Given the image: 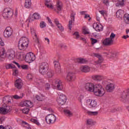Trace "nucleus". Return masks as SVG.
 Here are the masks:
<instances>
[{"label":"nucleus","instance_id":"obj_43","mask_svg":"<svg viewBox=\"0 0 129 129\" xmlns=\"http://www.w3.org/2000/svg\"><path fill=\"white\" fill-rule=\"evenodd\" d=\"M33 40L36 44H40V40H39V38H38V36H37V34H35Z\"/></svg>","mask_w":129,"mask_h":129},{"label":"nucleus","instance_id":"obj_34","mask_svg":"<svg viewBox=\"0 0 129 129\" xmlns=\"http://www.w3.org/2000/svg\"><path fill=\"white\" fill-rule=\"evenodd\" d=\"M45 5L46 6L47 8H48L49 9H53V7L52 4L50 3V0H45Z\"/></svg>","mask_w":129,"mask_h":129},{"label":"nucleus","instance_id":"obj_52","mask_svg":"<svg viewBox=\"0 0 129 129\" xmlns=\"http://www.w3.org/2000/svg\"><path fill=\"white\" fill-rule=\"evenodd\" d=\"M114 38H115V34H114V33H113V32H112L111 33L109 38L111 40H113V39H114Z\"/></svg>","mask_w":129,"mask_h":129},{"label":"nucleus","instance_id":"obj_56","mask_svg":"<svg viewBox=\"0 0 129 129\" xmlns=\"http://www.w3.org/2000/svg\"><path fill=\"white\" fill-rule=\"evenodd\" d=\"M83 32L85 35L89 34V32L87 31V29H86V28H83Z\"/></svg>","mask_w":129,"mask_h":129},{"label":"nucleus","instance_id":"obj_31","mask_svg":"<svg viewBox=\"0 0 129 129\" xmlns=\"http://www.w3.org/2000/svg\"><path fill=\"white\" fill-rule=\"evenodd\" d=\"M0 53H1L0 61H4V60H5V57H3V56H4L5 54H6V50L4 48H3L1 49Z\"/></svg>","mask_w":129,"mask_h":129},{"label":"nucleus","instance_id":"obj_19","mask_svg":"<svg viewBox=\"0 0 129 129\" xmlns=\"http://www.w3.org/2000/svg\"><path fill=\"white\" fill-rule=\"evenodd\" d=\"M93 27L97 32H100V31H102L103 30V26L101 25H99L97 23H94Z\"/></svg>","mask_w":129,"mask_h":129},{"label":"nucleus","instance_id":"obj_29","mask_svg":"<svg viewBox=\"0 0 129 129\" xmlns=\"http://www.w3.org/2000/svg\"><path fill=\"white\" fill-rule=\"evenodd\" d=\"M104 54H106L108 57H110V58H114V57H116V54L113 53L112 51L110 50L109 52H104Z\"/></svg>","mask_w":129,"mask_h":129},{"label":"nucleus","instance_id":"obj_5","mask_svg":"<svg viewBox=\"0 0 129 129\" xmlns=\"http://www.w3.org/2000/svg\"><path fill=\"white\" fill-rule=\"evenodd\" d=\"M45 121L48 124L54 123L56 121V116L53 114H48L45 117Z\"/></svg>","mask_w":129,"mask_h":129},{"label":"nucleus","instance_id":"obj_36","mask_svg":"<svg viewBox=\"0 0 129 129\" xmlns=\"http://www.w3.org/2000/svg\"><path fill=\"white\" fill-rule=\"evenodd\" d=\"M4 108H5V110L7 114L12 111V107L11 106L6 105V106H4Z\"/></svg>","mask_w":129,"mask_h":129},{"label":"nucleus","instance_id":"obj_55","mask_svg":"<svg viewBox=\"0 0 129 129\" xmlns=\"http://www.w3.org/2000/svg\"><path fill=\"white\" fill-rule=\"evenodd\" d=\"M45 90H49L50 89V84L46 83L45 85Z\"/></svg>","mask_w":129,"mask_h":129},{"label":"nucleus","instance_id":"obj_59","mask_svg":"<svg viewBox=\"0 0 129 129\" xmlns=\"http://www.w3.org/2000/svg\"><path fill=\"white\" fill-rule=\"evenodd\" d=\"M36 82L38 84H40V83H42V82H43V80L40 79H36Z\"/></svg>","mask_w":129,"mask_h":129},{"label":"nucleus","instance_id":"obj_7","mask_svg":"<svg viewBox=\"0 0 129 129\" xmlns=\"http://www.w3.org/2000/svg\"><path fill=\"white\" fill-rule=\"evenodd\" d=\"M76 14L75 12L72 11L71 13V20L69 21V24H68V28L69 29V31L70 33H71L72 29V23H74L75 21V16Z\"/></svg>","mask_w":129,"mask_h":129},{"label":"nucleus","instance_id":"obj_24","mask_svg":"<svg viewBox=\"0 0 129 129\" xmlns=\"http://www.w3.org/2000/svg\"><path fill=\"white\" fill-rule=\"evenodd\" d=\"M54 23L55 25H56L57 28L59 29L60 32H63L64 31V28L63 27V26H62V25H61V24L59 23V21H58V20L55 19L54 21Z\"/></svg>","mask_w":129,"mask_h":129},{"label":"nucleus","instance_id":"obj_28","mask_svg":"<svg viewBox=\"0 0 129 129\" xmlns=\"http://www.w3.org/2000/svg\"><path fill=\"white\" fill-rule=\"evenodd\" d=\"M93 79L94 80H96V81H101V80H103V79H104V77L103 76L96 75L93 77Z\"/></svg>","mask_w":129,"mask_h":129},{"label":"nucleus","instance_id":"obj_27","mask_svg":"<svg viewBox=\"0 0 129 129\" xmlns=\"http://www.w3.org/2000/svg\"><path fill=\"white\" fill-rule=\"evenodd\" d=\"M88 102H90L89 106L90 107H95L97 105V102L94 100L89 99L87 100Z\"/></svg>","mask_w":129,"mask_h":129},{"label":"nucleus","instance_id":"obj_23","mask_svg":"<svg viewBox=\"0 0 129 129\" xmlns=\"http://www.w3.org/2000/svg\"><path fill=\"white\" fill-rule=\"evenodd\" d=\"M13 99L12 97H10L9 96H6L3 98V101L4 103H6L8 104H10L11 103V100Z\"/></svg>","mask_w":129,"mask_h":129},{"label":"nucleus","instance_id":"obj_2","mask_svg":"<svg viewBox=\"0 0 129 129\" xmlns=\"http://www.w3.org/2000/svg\"><path fill=\"white\" fill-rule=\"evenodd\" d=\"M93 92H94L96 96H103V95H104V93H105L104 88H102L100 84L94 85Z\"/></svg>","mask_w":129,"mask_h":129},{"label":"nucleus","instance_id":"obj_64","mask_svg":"<svg viewBox=\"0 0 129 129\" xmlns=\"http://www.w3.org/2000/svg\"><path fill=\"white\" fill-rule=\"evenodd\" d=\"M122 38L123 39H125V40H126V39H127V38H129V36L128 35H124L122 37Z\"/></svg>","mask_w":129,"mask_h":129},{"label":"nucleus","instance_id":"obj_57","mask_svg":"<svg viewBox=\"0 0 129 129\" xmlns=\"http://www.w3.org/2000/svg\"><path fill=\"white\" fill-rule=\"evenodd\" d=\"M60 49H64V50H66V49H67V46H66L64 44H60Z\"/></svg>","mask_w":129,"mask_h":129},{"label":"nucleus","instance_id":"obj_39","mask_svg":"<svg viewBox=\"0 0 129 129\" xmlns=\"http://www.w3.org/2000/svg\"><path fill=\"white\" fill-rule=\"evenodd\" d=\"M63 111L65 114H68L69 116H72L73 115V113L69 109H64Z\"/></svg>","mask_w":129,"mask_h":129},{"label":"nucleus","instance_id":"obj_41","mask_svg":"<svg viewBox=\"0 0 129 129\" xmlns=\"http://www.w3.org/2000/svg\"><path fill=\"white\" fill-rule=\"evenodd\" d=\"M47 76L49 78H51V77H53V76H54V71H53L52 70L48 71L47 73Z\"/></svg>","mask_w":129,"mask_h":129},{"label":"nucleus","instance_id":"obj_10","mask_svg":"<svg viewBox=\"0 0 129 129\" xmlns=\"http://www.w3.org/2000/svg\"><path fill=\"white\" fill-rule=\"evenodd\" d=\"M5 38H10L13 35V29L10 27H7L4 32Z\"/></svg>","mask_w":129,"mask_h":129},{"label":"nucleus","instance_id":"obj_21","mask_svg":"<svg viewBox=\"0 0 129 129\" xmlns=\"http://www.w3.org/2000/svg\"><path fill=\"white\" fill-rule=\"evenodd\" d=\"M55 86L57 88L58 90H62L63 89V85L60 80H57L55 82Z\"/></svg>","mask_w":129,"mask_h":129},{"label":"nucleus","instance_id":"obj_11","mask_svg":"<svg viewBox=\"0 0 129 129\" xmlns=\"http://www.w3.org/2000/svg\"><path fill=\"white\" fill-rule=\"evenodd\" d=\"M41 18L40 14L35 13L32 16H30L28 19L29 23H32L34 20H39Z\"/></svg>","mask_w":129,"mask_h":129},{"label":"nucleus","instance_id":"obj_54","mask_svg":"<svg viewBox=\"0 0 129 129\" xmlns=\"http://www.w3.org/2000/svg\"><path fill=\"white\" fill-rule=\"evenodd\" d=\"M91 41L92 45H94L95 43H97V40L95 39H93V38H91Z\"/></svg>","mask_w":129,"mask_h":129},{"label":"nucleus","instance_id":"obj_48","mask_svg":"<svg viewBox=\"0 0 129 129\" xmlns=\"http://www.w3.org/2000/svg\"><path fill=\"white\" fill-rule=\"evenodd\" d=\"M30 109H29V108H23L22 109V112L23 113H25V114H28V113H29V111Z\"/></svg>","mask_w":129,"mask_h":129},{"label":"nucleus","instance_id":"obj_33","mask_svg":"<svg viewBox=\"0 0 129 129\" xmlns=\"http://www.w3.org/2000/svg\"><path fill=\"white\" fill-rule=\"evenodd\" d=\"M77 63H80V64H84L87 62L84 58H78L76 59Z\"/></svg>","mask_w":129,"mask_h":129},{"label":"nucleus","instance_id":"obj_45","mask_svg":"<svg viewBox=\"0 0 129 129\" xmlns=\"http://www.w3.org/2000/svg\"><path fill=\"white\" fill-rule=\"evenodd\" d=\"M88 114L89 115H97L98 114V112L97 111H95V112H91V111H89L87 112Z\"/></svg>","mask_w":129,"mask_h":129},{"label":"nucleus","instance_id":"obj_58","mask_svg":"<svg viewBox=\"0 0 129 129\" xmlns=\"http://www.w3.org/2000/svg\"><path fill=\"white\" fill-rule=\"evenodd\" d=\"M20 68H22V69H24V70L28 69V66L23 64L20 66Z\"/></svg>","mask_w":129,"mask_h":129},{"label":"nucleus","instance_id":"obj_47","mask_svg":"<svg viewBox=\"0 0 129 129\" xmlns=\"http://www.w3.org/2000/svg\"><path fill=\"white\" fill-rule=\"evenodd\" d=\"M40 28H41V29H43V28H46V23H45V22H41L40 24Z\"/></svg>","mask_w":129,"mask_h":129},{"label":"nucleus","instance_id":"obj_42","mask_svg":"<svg viewBox=\"0 0 129 129\" xmlns=\"http://www.w3.org/2000/svg\"><path fill=\"white\" fill-rule=\"evenodd\" d=\"M116 111H119V109L118 108H113L110 109L109 112L110 113H114V112H116Z\"/></svg>","mask_w":129,"mask_h":129},{"label":"nucleus","instance_id":"obj_51","mask_svg":"<svg viewBox=\"0 0 129 129\" xmlns=\"http://www.w3.org/2000/svg\"><path fill=\"white\" fill-rule=\"evenodd\" d=\"M103 3L107 7L109 6V1L108 0H103Z\"/></svg>","mask_w":129,"mask_h":129},{"label":"nucleus","instance_id":"obj_60","mask_svg":"<svg viewBox=\"0 0 129 129\" xmlns=\"http://www.w3.org/2000/svg\"><path fill=\"white\" fill-rule=\"evenodd\" d=\"M0 45L1 46H5V43H4V41H3V40H2V38L0 37Z\"/></svg>","mask_w":129,"mask_h":129},{"label":"nucleus","instance_id":"obj_16","mask_svg":"<svg viewBox=\"0 0 129 129\" xmlns=\"http://www.w3.org/2000/svg\"><path fill=\"white\" fill-rule=\"evenodd\" d=\"M114 88H115L114 84L111 83L107 85L106 86V90L108 92H112L114 90Z\"/></svg>","mask_w":129,"mask_h":129},{"label":"nucleus","instance_id":"obj_12","mask_svg":"<svg viewBox=\"0 0 129 129\" xmlns=\"http://www.w3.org/2000/svg\"><path fill=\"white\" fill-rule=\"evenodd\" d=\"M94 85L91 83H87L85 84V89L87 91H89L90 92H93V88Z\"/></svg>","mask_w":129,"mask_h":129},{"label":"nucleus","instance_id":"obj_17","mask_svg":"<svg viewBox=\"0 0 129 129\" xmlns=\"http://www.w3.org/2000/svg\"><path fill=\"white\" fill-rule=\"evenodd\" d=\"M121 98L122 101H124V100H128L129 99V91H128L127 93L124 92L123 91L122 93Z\"/></svg>","mask_w":129,"mask_h":129},{"label":"nucleus","instance_id":"obj_3","mask_svg":"<svg viewBox=\"0 0 129 129\" xmlns=\"http://www.w3.org/2000/svg\"><path fill=\"white\" fill-rule=\"evenodd\" d=\"M49 70V64L46 62L41 63L39 66V72L42 75H45Z\"/></svg>","mask_w":129,"mask_h":129},{"label":"nucleus","instance_id":"obj_50","mask_svg":"<svg viewBox=\"0 0 129 129\" xmlns=\"http://www.w3.org/2000/svg\"><path fill=\"white\" fill-rule=\"evenodd\" d=\"M13 98H14V99H21V98H23V95L21 96H18V95H15L13 96Z\"/></svg>","mask_w":129,"mask_h":129},{"label":"nucleus","instance_id":"obj_14","mask_svg":"<svg viewBox=\"0 0 129 129\" xmlns=\"http://www.w3.org/2000/svg\"><path fill=\"white\" fill-rule=\"evenodd\" d=\"M104 46H111L113 45V40H111L109 37L106 38L103 41Z\"/></svg>","mask_w":129,"mask_h":129},{"label":"nucleus","instance_id":"obj_46","mask_svg":"<svg viewBox=\"0 0 129 129\" xmlns=\"http://www.w3.org/2000/svg\"><path fill=\"white\" fill-rule=\"evenodd\" d=\"M86 123L88 125H91V124H93V121L92 120V119H88L87 120Z\"/></svg>","mask_w":129,"mask_h":129},{"label":"nucleus","instance_id":"obj_9","mask_svg":"<svg viewBox=\"0 0 129 129\" xmlns=\"http://www.w3.org/2000/svg\"><path fill=\"white\" fill-rule=\"evenodd\" d=\"M67 99V98L65 95H60L57 100V103H58L59 105H64L66 102Z\"/></svg>","mask_w":129,"mask_h":129},{"label":"nucleus","instance_id":"obj_35","mask_svg":"<svg viewBox=\"0 0 129 129\" xmlns=\"http://www.w3.org/2000/svg\"><path fill=\"white\" fill-rule=\"evenodd\" d=\"M123 20L125 24H129V15L126 14L124 15Z\"/></svg>","mask_w":129,"mask_h":129},{"label":"nucleus","instance_id":"obj_1","mask_svg":"<svg viewBox=\"0 0 129 129\" xmlns=\"http://www.w3.org/2000/svg\"><path fill=\"white\" fill-rule=\"evenodd\" d=\"M29 46V39L26 37H21L18 42L19 50H25Z\"/></svg>","mask_w":129,"mask_h":129},{"label":"nucleus","instance_id":"obj_20","mask_svg":"<svg viewBox=\"0 0 129 129\" xmlns=\"http://www.w3.org/2000/svg\"><path fill=\"white\" fill-rule=\"evenodd\" d=\"M56 9L57 12L56 13L57 14H59V12H61L62 10V8L63 7V5H62V2H61L60 1H57L56 2Z\"/></svg>","mask_w":129,"mask_h":129},{"label":"nucleus","instance_id":"obj_13","mask_svg":"<svg viewBox=\"0 0 129 129\" xmlns=\"http://www.w3.org/2000/svg\"><path fill=\"white\" fill-rule=\"evenodd\" d=\"M75 79V74L72 72H69L67 76V80L69 82L74 81Z\"/></svg>","mask_w":129,"mask_h":129},{"label":"nucleus","instance_id":"obj_8","mask_svg":"<svg viewBox=\"0 0 129 129\" xmlns=\"http://www.w3.org/2000/svg\"><path fill=\"white\" fill-rule=\"evenodd\" d=\"M93 56L98 58V60L94 61V63L97 65H100L103 62V57L102 55H100L99 53H93Z\"/></svg>","mask_w":129,"mask_h":129},{"label":"nucleus","instance_id":"obj_37","mask_svg":"<svg viewBox=\"0 0 129 129\" xmlns=\"http://www.w3.org/2000/svg\"><path fill=\"white\" fill-rule=\"evenodd\" d=\"M118 2L116 4V7H122L124 5V0H118Z\"/></svg>","mask_w":129,"mask_h":129},{"label":"nucleus","instance_id":"obj_22","mask_svg":"<svg viewBox=\"0 0 129 129\" xmlns=\"http://www.w3.org/2000/svg\"><path fill=\"white\" fill-rule=\"evenodd\" d=\"M22 105L23 106H26V107L31 108L33 106V102L29 100L24 101L23 102Z\"/></svg>","mask_w":129,"mask_h":129},{"label":"nucleus","instance_id":"obj_4","mask_svg":"<svg viewBox=\"0 0 129 129\" xmlns=\"http://www.w3.org/2000/svg\"><path fill=\"white\" fill-rule=\"evenodd\" d=\"M14 15L13 9L10 8H7L4 10L3 16L4 18H12Z\"/></svg>","mask_w":129,"mask_h":129},{"label":"nucleus","instance_id":"obj_32","mask_svg":"<svg viewBox=\"0 0 129 129\" xmlns=\"http://www.w3.org/2000/svg\"><path fill=\"white\" fill-rule=\"evenodd\" d=\"M123 15V11L121 10H119L116 13V16L117 18H121Z\"/></svg>","mask_w":129,"mask_h":129},{"label":"nucleus","instance_id":"obj_6","mask_svg":"<svg viewBox=\"0 0 129 129\" xmlns=\"http://www.w3.org/2000/svg\"><path fill=\"white\" fill-rule=\"evenodd\" d=\"M36 59V55L32 52L27 53L25 56V61L27 63H32Z\"/></svg>","mask_w":129,"mask_h":129},{"label":"nucleus","instance_id":"obj_30","mask_svg":"<svg viewBox=\"0 0 129 129\" xmlns=\"http://www.w3.org/2000/svg\"><path fill=\"white\" fill-rule=\"evenodd\" d=\"M32 6V2H31V0H25L24 7L26 8V9H30Z\"/></svg>","mask_w":129,"mask_h":129},{"label":"nucleus","instance_id":"obj_61","mask_svg":"<svg viewBox=\"0 0 129 129\" xmlns=\"http://www.w3.org/2000/svg\"><path fill=\"white\" fill-rule=\"evenodd\" d=\"M13 63L14 64H16V65H17V67H18V68H21V66L20 65V64H19V63L17 62L16 61H13Z\"/></svg>","mask_w":129,"mask_h":129},{"label":"nucleus","instance_id":"obj_25","mask_svg":"<svg viewBox=\"0 0 129 129\" xmlns=\"http://www.w3.org/2000/svg\"><path fill=\"white\" fill-rule=\"evenodd\" d=\"M80 70L82 72H85V73L89 72V71H90V68L87 66H82L80 68Z\"/></svg>","mask_w":129,"mask_h":129},{"label":"nucleus","instance_id":"obj_63","mask_svg":"<svg viewBox=\"0 0 129 129\" xmlns=\"http://www.w3.org/2000/svg\"><path fill=\"white\" fill-rule=\"evenodd\" d=\"M99 12L101 14V15H102V16H103V17H104V14H105L104 11H99Z\"/></svg>","mask_w":129,"mask_h":129},{"label":"nucleus","instance_id":"obj_49","mask_svg":"<svg viewBox=\"0 0 129 129\" xmlns=\"http://www.w3.org/2000/svg\"><path fill=\"white\" fill-rule=\"evenodd\" d=\"M31 121H32V122H33L34 123H35L36 124H37V125H40V123L38 121V120H37V119H31Z\"/></svg>","mask_w":129,"mask_h":129},{"label":"nucleus","instance_id":"obj_26","mask_svg":"<svg viewBox=\"0 0 129 129\" xmlns=\"http://www.w3.org/2000/svg\"><path fill=\"white\" fill-rule=\"evenodd\" d=\"M16 57V54H15V51L11 50L9 52L8 59L9 60H14Z\"/></svg>","mask_w":129,"mask_h":129},{"label":"nucleus","instance_id":"obj_40","mask_svg":"<svg viewBox=\"0 0 129 129\" xmlns=\"http://www.w3.org/2000/svg\"><path fill=\"white\" fill-rule=\"evenodd\" d=\"M0 113L1 114H8L5 107H2L0 108Z\"/></svg>","mask_w":129,"mask_h":129},{"label":"nucleus","instance_id":"obj_18","mask_svg":"<svg viewBox=\"0 0 129 129\" xmlns=\"http://www.w3.org/2000/svg\"><path fill=\"white\" fill-rule=\"evenodd\" d=\"M54 68L56 73H61V67H60V63L58 61H54Z\"/></svg>","mask_w":129,"mask_h":129},{"label":"nucleus","instance_id":"obj_15","mask_svg":"<svg viewBox=\"0 0 129 129\" xmlns=\"http://www.w3.org/2000/svg\"><path fill=\"white\" fill-rule=\"evenodd\" d=\"M15 87L17 88V89H21L22 87H23V85H24V83H23V81L21 79H18L15 82Z\"/></svg>","mask_w":129,"mask_h":129},{"label":"nucleus","instance_id":"obj_62","mask_svg":"<svg viewBox=\"0 0 129 129\" xmlns=\"http://www.w3.org/2000/svg\"><path fill=\"white\" fill-rule=\"evenodd\" d=\"M47 20H48V21L49 23H50V25H51V26L53 27V24L52 23V21H51V19L49 17H47Z\"/></svg>","mask_w":129,"mask_h":129},{"label":"nucleus","instance_id":"obj_38","mask_svg":"<svg viewBox=\"0 0 129 129\" xmlns=\"http://www.w3.org/2000/svg\"><path fill=\"white\" fill-rule=\"evenodd\" d=\"M6 69H13V68H16V66L14 65L13 63H10L8 64H6L5 66Z\"/></svg>","mask_w":129,"mask_h":129},{"label":"nucleus","instance_id":"obj_44","mask_svg":"<svg viewBox=\"0 0 129 129\" xmlns=\"http://www.w3.org/2000/svg\"><path fill=\"white\" fill-rule=\"evenodd\" d=\"M73 36H74L75 39H78L79 37H80V35H79V32L76 31L74 32V33L73 34Z\"/></svg>","mask_w":129,"mask_h":129},{"label":"nucleus","instance_id":"obj_53","mask_svg":"<svg viewBox=\"0 0 129 129\" xmlns=\"http://www.w3.org/2000/svg\"><path fill=\"white\" fill-rule=\"evenodd\" d=\"M27 79H28V80H32V79H33V76H32V74H28L27 76Z\"/></svg>","mask_w":129,"mask_h":129}]
</instances>
